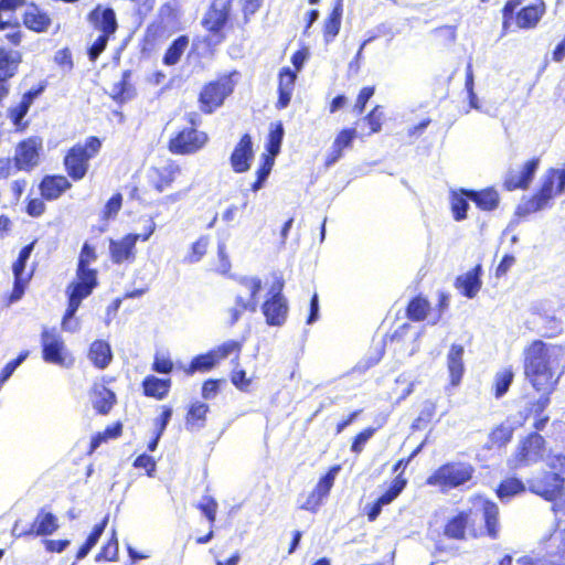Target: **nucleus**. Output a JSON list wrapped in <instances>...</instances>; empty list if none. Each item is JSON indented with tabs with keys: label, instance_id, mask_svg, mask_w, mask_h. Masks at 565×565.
Instances as JSON below:
<instances>
[{
	"label": "nucleus",
	"instance_id": "f257e3e1",
	"mask_svg": "<svg viewBox=\"0 0 565 565\" xmlns=\"http://www.w3.org/2000/svg\"><path fill=\"white\" fill-rule=\"evenodd\" d=\"M469 503L470 508L458 510L446 520L441 531L443 536L454 542L478 540L484 536L497 540L501 530L498 504L481 493L472 494Z\"/></svg>",
	"mask_w": 565,
	"mask_h": 565
},
{
	"label": "nucleus",
	"instance_id": "f03ea898",
	"mask_svg": "<svg viewBox=\"0 0 565 565\" xmlns=\"http://www.w3.org/2000/svg\"><path fill=\"white\" fill-rule=\"evenodd\" d=\"M98 258L95 246L85 242L79 250L75 278L66 288L67 308L62 319V327L66 328L67 320L72 319L82 301L89 297L98 286V270L89 265Z\"/></svg>",
	"mask_w": 565,
	"mask_h": 565
},
{
	"label": "nucleus",
	"instance_id": "7ed1b4c3",
	"mask_svg": "<svg viewBox=\"0 0 565 565\" xmlns=\"http://www.w3.org/2000/svg\"><path fill=\"white\" fill-rule=\"evenodd\" d=\"M524 376L535 392L553 393L558 383V375L552 366L548 345L542 340H534L523 352Z\"/></svg>",
	"mask_w": 565,
	"mask_h": 565
},
{
	"label": "nucleus",
	"instance_id": "20e7f679",
	"mask_svg": "<svg viewBox=\"0 0 565 565\" xmlns=\"http://www.w3.org/2000/svg\"><path fill=\"white\" fill-rule=\"evenodd\" d=\"M233 1L212 0L202 17L201 25L206 32L202 42L211 52L226 40L232 28Z\"/></svg>",
	"mask_w": 565,
	"mask_h": 565
},
{
	"label": "nucleus",
	"instance_id": "39448f33",
	"mask_svg": "<svg viewBox=\"0 0 565 565\" xmlns=\"http://www.w3.org/2000/svg\"><path fill=\"white\" fill-rule=\"evenodd\" d=\"M86 20L90 29L98 33L86 51L88 60L95 62L106 50L108 42L115 39L119 23L115 10L103 4H96L87 13Z\"/></svg>",
	"mask_w": 565,
	"mask_h": 565
},
{
	"label": "nucleus",
	"instance_id": "423d86ee",
	"mask_svg": "<svg viewBox=\"0 0 565 565\" xmlns=\"http://www.w3.org/2000/svg\"><path fill=\"white\" fill-rule=\"evenodd\" d=\"M103 147V140L97 136H89L84 142H76L70 147L63 157V168L72 182L82 181L88 173L90 160L96 158Z\"/></svg>",
	"mask_w": 565,
	"mask_h": 565
},
{
	"label": "nucleus",
	"instance_id": "0eeeda50",
	"mask_svg": "<svg viewBox=\"0 0 565 565\" xmlns=\"http://www.w3.org/2000/svg\"><path fill=\"white\" fill-rule=\"evenodd\" d=\"M476 468L466 461H448L435 469L426 479V484L441 493L475 484Z\"/></svg>",
	"mask_w": 565,
	"mask_h": 565
},
{
	"label": "nucleus",
	"instance_id": "6e6552de",
	"mask_svg": "<svg viewBox=\"0 0 565 565\" xmlns=\"http://www.w3.org/2000/svg\"><path fill=\"white\" fill-rule=\"evenodd\" d=\"M565 189V170L564 169H548L543 178L541 186L522 201L516 207L519 216H529L543 209H545L551 200L561 194Z\"/></svg>",
	"mask_w": 565,
	"mask_h": 565
},
{
	"label": "nucleus",
	"instance_id": "1a4fd4ad",
	"mask_svg": "<svg viewBox=\"0 0 565 565\" xmlns=\"http://www.w3.org/2000/svg\"><path fill=\"white\" fill-rule=\"evenodd\" d=\"M238 75L237 71L218 74L202 85L198 94V106L203 115H211L225 104L235 90Z\"/></svg>",
	"mask_w": 565,
	"mask_h": 565
},
{
	"label": "nucleus",
	"instance_id": "9d476101",
	"mask_svg": "<svg viewBox=\"0 0 565 565\" xmlns=\"http://www.w3.org/2000/svg\"><path fill=\"white\" fill-rule=\"evenodd\" d=\"M189 126L178 129L168 140L167 148L172 154L191 156L200 152L210 141L207 132L199 130L200 118L196 113L186 116Z\"/></svg>",
	"mask_w": 565,
	"mask_h": 565
},
{
	"label": "nucleus",
	"instance_id": "9b49d317",
	"mask_svg": "<svg viewBox=\"0 0 565 565\" xmlns=\"http://www.w3.org/2000/svg\"><path fill=\"white\" fill-rule=\"evenodd\" d=\"M285 281L282 277L275 279L267 298L260 306L262 313L269 327H281L286 323L289 313V303L282 294Z\"/></svg>",
	"mask_w": 565,
	"mask_h": 565
},
{
	"label": "nucleus",
	"instance_id": "f8f14e48",
	"mask_svg": "<svg viewBox=\"0 0 565 565\" xmlns=\"http://www.w3.org/2000/svg\"><path fill=\"white\" fill-rule=\"evenodd\" d=\"M520 0H508L502 8L503 28L508 29L514 18L515 24L520 29L535 28L545 12V4L539 0L534 3L524 6L516 13L515 9L520 6Z\"/></svg>",
	"mask_w": 565,
	"mask_h": 565
},
{
	"label": "nucleus",
	"instance_id": "ddd939ff",
	"mask_svg": "<svg viewBox=\"0 0 565 565\" xmlns=\"http://www.w3.org/2000/svg\"><path fill=\"white\" fill-rule=\"evenodd\" d=\"M156 230V224L150 222L148 228L142 234L129 233L118 239L109 241V257L114 264H131L136 260L138 241L146 242Z\"/></svg>",
	"mask_w": 565,
	"mask_h": 565
},
{
	"label": "nucleus",
	"instance_id": "4468645a",
	"mask_svg": "<svg viewBox=\"0 0 565 565\" xmlns=\"http://www.w3.org/2000/svg\"><path fill=\"white\" fill-rule=\"evenodd\" d=\"M42 149L43 141L39 136H30L20 140L14 147L12 157L17 169L31 172L40 163Z\"/></svg>",
	"mask_w": 565,
	"mask_h": 565
},
{
	"label": "nucleus",
	"instance_id": "2eb2a0df",
	"mask_svg": "<svg viewBox=\"0 0 565 565\" xmlns=\"http://www.w3.org/2000/svg\"><path fill=\"white\" fill-rule=\"evenodd\" d=\"M540 158L533 157L523 162L519 168H509L502 180V188L512 192L516 190H527L540 167Z\"/></svg>",
	"mask_w": 565,
	"mask_h": 565
},
{
	"label": "nucleus",
	"instance_id": "dca6fc26",
	"mask_svg": "<svg viewBox=\"0 0 565 565\" xmlns=\"http://www.w3.org/2000/svg\"><path fill=\"white\" fill-rule=\"evenodd\" d=\"M42 358L45 362L68 367L74 359L66 354L64 341L55 330L41 332Z\"/></svg>",
	"mask_w": 565,
	"mask_h": 565
},
{
	"label": "nucleus",
	"instance_id": "f3484780",
	"mask_svg": "<svg viewBox=\"0 0 565 565\" xmlns=\"http://www.w3.org/2000/svg\"><path fill=\"white\" fill-rule=\"evenodd\" d=\"M238 284L246 288L249 292L248 299L243 298L242 296H236L235 306L231 308L230 315V324L234 326L242 317V315L246 311L255 312L258 305V294L262 290V280L258 277H241L237 279Z\"/></svg>",
	"mask_w": 565,
	"mask_h": 565
},
{
	"label": "nucleus",
	"instance_id": "a211bd4d",
	"mask_svg": "<svg viewBox=\"0 0 565 565\" xmlns=\"http://www.w3.org/2000/svg\"><path fill=\"white\" fill-rule=\"evenodd\" d=\"M182 174L181 166L173 159L163 163L151 166L148 170V182L159 193L172 188L178 178Z\"/></svg>",
	"mask_w": 565,
	"mask_h": 565
},
{
	"label": "nucleus",
	"instance_id": "6ab92c4d",
	"mask_svg": "<svg viewBox=\"0 0 565 565\" xmlns=\"http://www.w3.org/2000/svg\"><path fill=\"white\" fill-rule=\"evenodd\" d=\"M544 451L545 439L543 436L536 431L530 433L521 440L514 454V467L519 468L537 462L543 458Z\"/></svg>",
	"mask_w": 565,
	"mask_h": 565
},
{
	"label": "nucleus",
	"instance_id": "aec40b11",
	"mask_svg": "<svg viewBox=\"0 0 565 565\" xmlns=\"http://www.w3.org/2000/svg\"><path fill=\"white\" fill-rule=\"evenodd\" d=\"M171 30L162 20H153L147 24L139 41V50L143 55L157 52L171 36Z\"/></svg>",
	"mask_w": 565,
	"mask_h": 565
},
{
	"label": "nucleus",
	"instance_id": "412c9836",
	"mask_svg": "<svg viewBox=\"0 0 565 565\" xmlns=\"http://www.w3.org/2000/svg\"><path fill=\"white\" fill-rule=\"evenodd\" d=\"M254 159L253 139L249 134H244L235 145L230 163L235 173L247 172Z\"/></svg>",
	"mask_w": 565,
	"mask_h": 565
},
{
	"label": "nucleus",
	"instance_id": "4be33fe9",
	"mask_svg": "<svg viewBox=\"0 0 565 565\" xmlns=\"http://www.w3.org/2000/svg\"><path fill=\"white\" fill-rule=\"evenodd\" d=\"M73 182L64 174H45L38 188L43 200L52 202L56 201L70 191Z\"/></svg>",
	"mask_w": 565,
	"mask_h": 565
},
{
	"label": "nucleus",
	"instance_id": "5701e85b",
	"mask_svg": "<svg viewBox=\"0 0 565 565\" xmlns=\"http://www.w3.org/2000/svg\"><path fill=\"white\" fill-rule=\"evenodd\" d=\"M22 24L34 33H45L52 25V18L39 4L30 2L21 15Z\"/></svg>",
	"mask_w": 565,
	"mask_h": 565
},
{
	"label": "nucleus",
	"instance_id": "b1692460",
	"mask_svg": "<svg viewBox=\"0 0 565 565\" xmlns=\"http://www.w3.org/2000/svg\"><path fill=\"white\" fill-rule=\"evenodd\" d=\"M482 265L477 264L455 278L454 287L468 299L475 298L482 287Z\"/></svg>",
	"mask_w": 565,
	"mask_h": 565
},
{
	"label": "nucleus",
	"instance_id": "393cba45",
	"mask_svg": "<svg viewBox=\"0 0 565 565\" xmlns=\"http://www.w3.org/2000/svg\"><path fill=\"white\" fill-rule=\"evenodd\" d=\"M355 138L356 130L354 128H344L340 130L333 140L331 150L324 158V168H330L338 162L343 157L344 150L352 148Z\"/></svg>",
	"mask_w": 565,
	"mask_h": 565
},
{
	"label": "nucleus",
	"instance_id": "a878e982",
	"mask_svg": "<svg viewBox=\"0 0 565 565\" xmlns=\"http://www.w3.org/2000/svg\"><path fill=\"white\" fill-rule=\"evenodd\" d=\"M564 487V479L557 472H546L531 490L547 501L556 499Z\"/></svg>",
	"mask_w": 565,
	"mask_h": 565
},
{
	"label": "nucleus",
	"instance_id": "bb28decb",
	"mask_svg": "<svg viewBox=\"0 0 565 565\" xmlns=\"http://www.w3.org/2000/svg\"><path fill=\"white\" fill-rule=\"evenodd\" d=\"M463 347L461 344H451L447 354V369L449 373V384L458 386L465 374Z\"/></svg>",
	"mask_w": 565,
	"mask_h": 565
},
{
	"label": "nucleus",
	"instance_id": "cd10ccee",
	"mask_svg": "<svg viewBox=\"0 0 565 565\" xmlns=\"http://www.w3.org/2000/svg\"><path fill=\"white\" fill-rule=\"evenodd\" d=\"M297 79L296 71L290 70L289 67H282L278 73V98L276 102L277 109L286 108L290 100L291 95L295 88V83Z\"/></svg>",
	"mask_w": 565,
	"mask_h": 565
},
{
	"label": "nucleus",
	"instance_id": "c85d7f7f",
	"mask_svg": "<svg viewBox=\"0 0 565 565\" xmlns=\"http://www.w3.org/2000/svg\"><path fill=\"white\" fill-rule=\"evenodd\" d=\"M22 62V51L0 44V76L13 78Z\"/></svg>",
	"mask_w": 565,
	"mask_h": 565
},
{
	"label": "nucleus",
	"instance_id": "c756f323",
	"mask_svg": "<svg viewBox=\"0 0 565 565\" xmlns=\"http://www.w3.org/2000/svg\"><path fill=\"white\" fill-rule=\"evenodd\" d=\"M172 386L170 377L160 379L154 375H147L141 382L142 394L146 397L154 398L157 401L164 399Z\"/></svg>",
	"mask_w": 565,
	"mask_h": 565
},
{
	"label": "nucleus",
	"instance_id": "7c9ffc66",
	"mask_svg": "<svg viewBox=\"0 0 565 565\" xmlns=\"http://www.w3.org/2000/svg\"><path fill=\"white\" fill-rule=\"evenodd\" d=\"M58 529V520L52 512L39 511L30 529L24 533L36 536H47Z\"/></svg>",
	"mask_w": 565,
	"mask_h": 565
},
{
	"label": "nucleus",
	"instance_id": "2f4dec72",
	"mask_svg": "<svg viewBox=\"0 0 565 565\" xmlns=\"http://www.w3.org/2000/svg\"><path fill=\"white\" fill-rule=\"evenodd\" d=\"M463 193L470 198L478 209L482 211H493L499 206L500 196L493 188H487L479 191L463 190Z\"/></svg>",
	"mask_w": 565,
	"mask_h": 565
},
{
	"label": "nucleus",
	"instance_id": "473e14b6",
	"mask_svg": "<svg viewBox=\"0 0 565 565\" xmlns=\"http://www.w3.org/2000/svg\"><path fill=\"white\" fill-rule=\"evenodd\" d=\"M343 13V4L341 1H337L326 18L322 28V36L324 43H331L334 41L341 29Z\"/></svg>",
	"mask_w": 565,
	"mask_h": 565
},
{
	"label": "nucleus",
	"instance_id": "72a5a7b5",
	"mask_svg": "<svg viewBox=\"0 0 565 565\" xmlns=\"http://www.w3.org/2000/svg\"><path fill=\"white\" fill-rule=\"evenodd\" d=\"M210 412V407L206 403L201 401H194L188 406L184 423L186 429H200L206 424V417Z\"/></svg>",
	"mask_w": 565,
	"mask_h": 565
},
{
	"label": "nucleus",
	"instance_id": "f704fd0d",
	"mask_svg": "<svg viewBox=\"0 0 565 565\" xmlns=\"http://www.w3.org/2000/svg\"><path fill=\"white\" fill-rule=\"evenodd\" d=\"M88 359L99 370L107 367L113 360V352L109 343L105 340H95L88 349Z\"/></svg>",
	"mask_w": 565,
	"mask_h": 565
},
{
	"label": "nucleus",
	"instance_id": "c9c22d12",
	"mask_svg": "<svg viewBox=\"0 0 565 565\" xmlns=\"http://www.w3.org/2000/svg\"><path fill=\"white\" fill-rule=\"evenodd\" d=\"M190 43V39L186 34H181L178 38H175L166 49L163 55H162V64L164 66H174L177 65L184 52L186 51Z\"/></svg>",
	"mask_w": 565,
	"mask_h": 565
},
{
	"label": "nucleus",
	"instance_id": "e433bc0d",
	"mask_svg": "<svg viewBox=\"0 0 565 565\" xmlns=\"http://www.w3.org/2000/svg\"><path fill=\"white\" fill-rule=\"evenodd\" d=\"M218 364L212 350L195 355L188 365L182 366L184 375L192 376L195 373H206Z\"/></svg>",
	"mask_w": 565,
	"mask_h": 565
},
{
	"label": "nucleus",
	"instance_id": "4c0bfd02",
	"mask_svg": "<svg viewBox=\"0 0 565 565\" xmlns=\"http://www.w3.org/2000/svg\"><path fill=\"white\" fill-rule=\"evenodd\" d=\"M525 490V484L521 479L509 477L499 482L494 492L501 502H508L512 498L524 493Z\"/></svg>",
	"mask_w": 565,
	"mask_h": 565
},
{
	"label": "nucleus",
	"instance_id": "58836bf2",
	"mask_svg": "<svg viewBox=\"0 0 565 565\" xmlns=\"http://www.w3.org/2000/svg\"><path fill=\"white\" fill-rule=\"evenodd\" d=\"M122 423L117 420L111 425H108L103 431H98L94 434L90 438V443L87 449V455H93L96 449L104 443H107L110 439H117L122 435Z\"/></svg>",
	"mask_w": 565,
	"mask_h": 565
},
{
	"label": "nucleus",
	"instance_id": "ea45409f",
	"mask_svg": "<svg viewBox=\"0 0 565 565\" xmlns=\"http://www.w3.org/2000/svg\"><path fill=\"white\" fill-rule=\"evenodd\" d=\"M429 311L430 302L423 295L411 298L405 308L406 317L413 322L424 321L428 317Z\"/></svg>",
	"mask_w": 565,
	"mask_h": 565
},
{
	"label": "nucleus",
	"instance_id": "a19ab883",
	"mask_svg": "<svg viewBox=\"0 0 565 565\" xmlns=\"http://www.w3.org/2000/svg\"><path fill=\"white\" fill-rule=\"evenodd\" d=\"M514 380V369L512 365L504 366L498 372H495L492 382V392L493 396L499 399L503 397L513 383Z\"/></svg>",
	"mask_w": 565,
	"mask_h": 565
},
{
	"label": "nucleus",
	"instance_id": "79ce46f5",
	"mask_svg": "<svg viewBox=\"0 0 565 565\" xmlns=\"http://www.w3.org/2000/svg\"><path fill=\"white\" fill-rule=\"evenodd\" d=\"M437 404L431 399H427L423 403L422 409L417 417L413 420L411 429L413 431L425 430L436 420Z\"/></svg>",
	"mask_w": 565,
	"mask_h": 565
},
{
	"label": "nucleus",
	"instance_id": "37998d69",
	"mask_svg": "<svg viewBox=\"0 0 565 565\" xmlns=\"http://www.w3.org/2000/svg\"><path fill=\"white\" fill-rule=\"evenodd\" d=\"M131 71L126 70L121 74L119 82L113 86L111 99L117 104L121 105L130 99L134 95V89L130 85Z\"/></svg>",
	"mask_w": 565,
	"mask_h": 565
},
{
	"label": "nucleus",
	"instance_id": "c03bdc74",
	"mask_svg": "<svg viewBox=\"0 0 565 565\" xmlns=\"http://www.w3.org/2000/svg\"><path fill=\"white\" fill-rule=\"evenodd\" d=\"M411 330L409 323L405 322L401 324L394 332L391 334H385L381 343L375 347V356L372 359L371 363L375 364L380 362V360L384 356L385 347L387 342H402Z\"/></svg>",
	"mask_w": 565,
	"mask_h": 565
},
{
	"label": "nucleus",
	"instance_id": "a18cd8bd",
	"mask_svg": "<svg viewBox=\"0 0 565 565\" xmlns=\"http://www.w3.org/2000/svg\"><path fill=\"white\" fill-rule=\"evenodd\" d=\"M407 483H408V480L405 477L404 472L399 471L394 477V479L390 483L388 488L377 499L384 505L391 504L404 491Z\"/></svg>",
	"mask_w": 565,
	"mask_h": 565
},
{
	"label": "nucleus",
	"instance_id": "49530a36",
	"mask_svg": "<svg viewBox=\"0 0 565 565\" xmlns=\"http://www.w3.org/2000/svg\"><path fill=\"white\" fill-rule=\"evenodd\" d=\"M244 340H228L212 349L217 362L234 354L233 363L238 364Z\"/></svg>",
	"mask_w": 565,
	"mask_h": 565
},
{
	"label": "nucleus",
	"instance_id": "de8ad7c7",
	"mask_svg": "<svg viewBox=\"0 0 565 565\" xmlns=\"http://www.w3.org/2000/svg\"><path fill=\"white\" fill-rule=\"evenodd\" d=\"M107 523H108V518H104L99 523L95 524L92 532L86 537L85 542L77 550V553H76L77 559L84 558L90 552V550L96 545V543L98 542L103 532L105 531Z\"/></svg>",
	"mask_w": 565,
	"mask_h": 565
},
{
	"label": "nucleus",
	"instance_id": "09e8293b",
	"mask_svg": "<svg viewBox=\"0 0 565 565\" xmlns=\"http://www.w3.org/2000/svg\"><path fill=\"white\" fill-rule=\"evenodd\" d=\"M431 35L437 46L447 47L457 41V25H439L431 31Z\"/></svg>",
	"mask_w": 565,
	"mask_h": 565
},
{
	"label": "nucleus",
	"instance_id": "8fccbe9b",
	"mask_svg": "<svg viewBox=\"0 0 565 565\" xmlns=\"http://www.w3.org/2000/svg\"><path fill=\"white\" fill-rule=\"evenodd\" d=\"M29 109L30 106L25 104L21 98L15 105H12L8 108L7 116L17 130L23 131L26 129L28 121H24V117L29 113Z\"/></svg>",
	"mask_w": 565,
	"mask_h": 565
},
{
	"label": "nucleus",
	"instance_id": "3c124183",
	"mask_svg": "<svg viewBox=\"0 0 565 565\" xmlns=\"http://www.w3.org/2000/svg\"><path fill=\"white\" fill-rule=\"evenodd\" d=\"M463 190L465 189H460L458 192H454L450 195L452 217L458 222L467 218V211L469 209L470 198L463 193Z\"/></svg>",
	"mask_w": 565,
	"mask_h": 565
},
{
	"label": "nucleus",
	"instance_id": "603ef678",
	"mask_svg": "<svg viewBox=\"0 0 565 565\" xmlns=\"http://www.w3.org/2000/svg\"><path fill=\"white\" fill-rule=\"evenodd\" d=\"M274 163L275 159L271 156H262V162L256 170V180L250 184V190L253 192H257L263 188L265 181L273 170Z\"/></svg>",
	"mask_w": 565,
	"mask_h": 565
},
{
	"label": "nucleus",
	"instance_id": "864d4df0",
	"mask_svg": "<svg viewBox=\"0 0 565 565\" xmlns=\"http://www.w3.org/2000/svg\"><path fill=\"white\" fill-rule=\"evenodd\" d=\"M116 404V395L113 391L102 387L98 391V397L94 401L93 406L97 414L107 415Z\"/></svg>",
	"mask_w": 565,
	"mask_h": 565
},
{
	"label": "nucleus",
	"instance_id": "5fc2aeb1",
	"mask_svg": "<svg viewBox=\"0 0 565 565\" xmlns=\"http://www.w3.org/2000/svg\"><path fill=\"white\" fill-rule=\"evenodd\" d=\"M284 138V127L281 122H277L269 131L266 142L267 153L264 156H271L274 159L280 151V146Z\"/></svg>",
	"mask_w": 565,
	"mask_h": 565
},
{
	"label": "nucleus",
	"instance_id": "6e6d98bb",
	"mask_svg": "<svg viewBox=\"0 0 565 565\" xmlns=\"http://www.w3.org/2000/svg\"><path fill=\"white\" fill-rule=\"evenodd\" d=\"M36 242L38 239L34 238L31 243L20 249L17 259L12 264L13 276H28L29 271H25L26 262L29 260Z\"/></svg>",
	"mask_w": 565,
	"mask_h": 565
},
{
	"label": "nucleus",
	"instance_id": "4d7b16f0",
	"mask_svg": "<svg viewBox=\"0 0 565 565\" xmlns=\"http://www.w3.org/2000/svg\"><path fill=\"white\" fill-rule=\"evenodd\" d=\"M340 470V466L337 465V466H333L331 467L327 473H324L317 482V484L315 486V488L312 489L318 495H320L322 499H326L333 484H334V480H335V475L337 472Z\"/></svg>",
	"mask_w": 565,
	"mask_h": 565
},
{
	"label": "nucleus",
	"instance_id": "13d9d810",
	"mask_svg": "<svg viewBox=\"0 0 565 565\" xmlns=\"http://www.w3.org/2000/svg\"><path fill=\"white\" fill-rule=\"evenodd\" d=\"M119 545L115 534L102 546L100 551L96 554L95 561L102 562H115L118 559Z\"/></svg>",
	"mask_w": 565,
	"mask_h": 565
},
{
	"label": "nucleus",
	"instance_id": "bf43d9fd",
	"mask_svg": "<svg viewBox=\"0 0 565 565\" xmlns=\"http://www.w3.org/2000/svg\"><path fill=\"white\" fill-rule=\"evenodd\" d=\"M207 246L209 237L201 236L194 243H192L184 260L189 264L198 263L206 254Z\"/></svg>",
	"mask_w": 565,
	"mask_h": 565
},
{
	"label": "nucleus",
	"instance_id": "052dcab7",
	"mask_svg": "<svg viewBox=\"0 0 565 565\" xmlns=\"http://www.w3.org/2000/svg\"><path fill=\"white\" fill-rule=\"evenodd\" d=\"M512 439V429L504 426L499 425L494 427L489 434V440L492 446L501 448L504 447Z\"/></svg>",
	"mask_w": 565,
	"mask_h": 565
},
{
	"label": "nucleus",
	"instance_id": "680f3d73",
	"mask_svg": "<svg viewBox=\"0 0 565 565\" xmlns=\"http://www.w3.org/2000/svg\"><path fill=\"white\" fill-rule=\"evenodd\" d=\"M376 433V428L369 426L362 429L360 433H358L351 443L350 450L354 455H360L366 445V443L373 437V435Z\"/></svg>",
	"mask_w": 565,
	"mask_h": 565
},
{
	"label": "nucleus",
	"instance_id": "e2e57ef3",
	"mask_svg": "<svg viewBox=\"0 0 565 565\" xmlns=\"http://www.w3.org/2000/svg\"><path fill=\"white\" fill-rule=\"evenodd\" d=\"M196 508L207 519L212 527L216 521V513L218 508L217 501L211 495H204L201 502L198 503Z\"/></svg>",
	"mask_w": 565,
	"mask_h": 565
},
{
	"label": "nucleus",
	"instance_id": "0e129e2a",
	"mask_svg": "<svg viewBox=\"0 0 565 565\" xmlns=\"http://www.w3.org/2000/svg\"><path fill=\"white\" fill-rule=\"evenodd\" d=\"M364 122L369 126V135L376 134L382 128L383 113L381 106L373 107L363 118Z\"/></svg>",
	"mask_w": 565,
	"mask_h": 565
},
{
	"label": "nucleus",
	"instance_id": "69168bd1",
	"mask_svg": "<svg viewBox=\"0 0 565 565\" xmlns=\"http://www.w3.org/2000/svg\"><path fill=\"white\" fill-rule=\"evenodd\" d=\"M32 276L33 270L29 271L28 276H13V287L9 297L10 301L13 302L21 299Z\"/></svg>",
	"mask_w": 565,
	"mask_h": 565
},
{
	"label": "nucleus",
	"instance_id": "338daca9",
	"mask_svg": "<svg viewBox=\"0 0 565 565\" xmlns=\"http://www.w3.org/2000/svg\"><path fill=\"white\" fill-rule=\"evenodd\" d=\"M374 92H375L374 86H364L361 88V90L359 92V94L356 96L354 106H353V110L358 115L363 114L365 106H366L367 102L370 100V98L374 95Z\"/></svg>",
	"mask_w": 565,
	"mask_h": 565
},
{
	"label": "nucleus",
	"instance_id": "774afa93",
	"mask_svg": "<svg viewBox=\"0 0 565 565\" xmlns=\"http://www.w3.org/2000/svg\"><path fill=\"white\" fill-rule=\"evenodd\" d=\"M174 363L169 356L156 354L151 364V370L160 374H169L173 371Z\"/></svg>",
	"mask_w": 565,
	"mask_h": 565
}]
</instances>
